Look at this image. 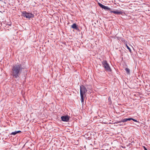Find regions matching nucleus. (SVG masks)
<instances>
[{"label":"nucleus","mask_w":150,"mask_h":150,"mask_svg":"<svg viewBox=\"0 0 150 150\" xmlns=\"http://www.w3.org/2000/svg\"><path fill=\"white\" fill-rule=\"evenodd\" d=\"M111 13H113L115 14H122V12L121 11L117 10L116 11H110Z\"/></svg>","instance_id":"7"},{"label":"nucleus","mask_w":150,"mask_h":150,"mask_svg":"<svg viewBox=\"0 0 150 150\" xmlns=\"http://www.w3.org/2000/svg\"><path fill=\"white\" fill-rule=\"evenodd\" d=\"M144 148L145 150H147L145 146H144Z\"/></svg>","instance_id":"15"},{"label":"nucleus","mask_w":150,"mask_h":150,"mask_svg":"<svg viewBox=\"0 0 150 150\" xmlns=\"http://www.w3.org/2000/svg\"><path fill=\"white\" fill-rule=\"evenodd\" d=\"M129 119H130V120H132L133 121H134V122H138L137 121V120H135V119H133V118H129Z\"/></svg>","instance_id":"13"},{"label":"nucleus","mask_w":150,"mask_h":150,"mask_svg":"<svg viewBox=\"0 0 150 150\" xmlns=\"http://www.w3.org/2000/svg\"><path fill=\"white\" fill-rule=\"evenodd\" d=\"M102 64L103 65V67L106 70L108 71H111V69L106 61L104 60L102 62Z\"/></svg>","instance_id":"3"},{"label":"nucleus","mask_w":150,"mask_h":150,"mask_svg":"<svg viewBox=\"0 0 150 150\" xmlns=\"http://www.w3.org/2000/svg\"><path fill=\"white\" fill-rule=\"evenodd\" d=\"M71 28H72L75 29L77 30H79V28L77 26V25L76 24L74 23L71 26Z\"/></svg>","instance_id":"8"},{"label":"nucleus","mask_w":150,"mask_h":150,"mask_svg":"<svg viewBox=\"0 0 150 150\" xmlns=\"http://www.w3.org/2000/svg\"><path fill=\"white\" fill-rule=\"evenodd\" d=\"M87 90L86 87L83 85H82L80 86V95L83 96L85 93L87 92Z\"/></svg>","instance_id":"4"},{"label":"nucleus","mask_w":150,"mask_h":150,"mask_svg":"<svg viewBox=\"0 0 150 150\" xmlns=\"http://www.w3.org/2000/svg\"><path fill=\"white\" fill-rule=\"evenodd\" d=\"M125 70L126 71L127 74H130V70L128 68H126L125 69Z\"/></svg>","instance_id":"11"},{"label":"nucleus","mask_w":150,"mask_h":150,"mask_svg":"<svg viewBox=\"0 0 150 150\" xmlns=\"http://www.w3.org/2000/svg\"><path fill=\"white\" fill-rule=\"evenodd\" d=\"M126 46L127 48L129 50V51L130 52H131V50L130 48L127 46V44H126Z\"/></svg>","instance_id":"14"},{"label":"nucleus","mask_w":150,"mask_h":150,"mask_svg":"<svg viewBox=\"0 0 150 150\" xmlns=\"http://www.w3.org/2000/svg\"><path fill=\"white\" fill-rule=\"evenodd\" d=\"M130 120V119H129V118H125L123 119H122L120 122H118L119 123H120L121 122H125L127 121Z\"/></svg>","instance_id":"9"},{"label":"nucleus","mask_w":150,"mask_h":150,"mask_svg":"<svg viewBox=\"0 0 150 150\" xmlns=\"http://www.w3.org/2000/svg\"><path fill=\"white\" fill-rule=\"evenodd\" d=\"M81 98V100L82 103H83L84 102L83 96V95H80Z\"/></svg>","instance_id":"12"},{"label":"nucleus","mask_w":150,"mask_h":150,"mask_svg":"<svg viewBox=\"0 0 150 150\" xmlns=\"http://www.w3.org/2000/svg\"><path fill=\"white\" fill-rule=\"evenodd\" d=\"M98 4L99 6L100 7H101L103 8L105 10H108L110 11L111 10V9L110 8H109L108 7L105 6V5H104L100 3H98Z\"/></svg>","instance_id":"5"},{"label":"nucleus","mask_w":150,"mask_h":150,"mask_svg":"<svg viewBox=\"0 0 150 150\" xmlns=\"http://www.w3.org/2000/svg\"><path fill=\"white\" fill-rule=\"evenodd\" d=\"M22 15L23 16L27 18H30L34 16L33 14L28 13L26 11H23L22 12Z\"/></svg>","instance_id":"2"},{"label":"nucleus","mask_w":150,"mask_h":150,"mask_svg":"<svg viewBox=\"0 0 150 150\" xmlns=\"http://www.w3.org/2000/svg\"><path fill=\"white\" fill-rule=\"evenodd\" d=\"M24 69L21 64H16L13 65L12 69L13 76L16 79L19 78V75H20L22 71Z\"/></svg>","instance_id":"1"},{"label":"nucleus","mask_w":150,"mask_h":150,"mask_svg":"<svg viewBox=\"0 0 150 150\" xmlns=\"http://www.w3.org/2000/svg\"><path fill=\"white\" fill-rule=\"evenodd\" d=\"M21 131H16V132H12L11 134V135H16V134H17L18 133H21Z\"/></svg>","instance_id":"10"},{"label":"nucleus","mask_w":150,"mask_h":150,"mask_svg":"<svg viewBox=\"0 0 150 150\" xmlns=\"http://www.w3.org/2000/svg\"><path fill=\"white\" fill-rule=\"evenodd\" d=\"M62 121L65 122H68L69 120V117L67 115L62 116L61 117Z\"/></svg>","instance_id":"6"}]
</instances>
